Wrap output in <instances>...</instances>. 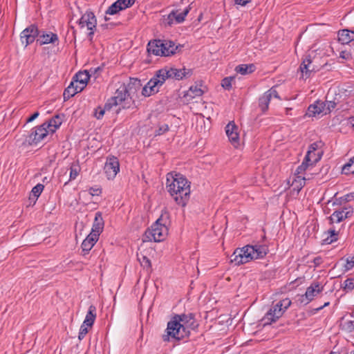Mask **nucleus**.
<instances>
[{
  "mask_svg": "<svg viewBox=\"0 0 354 354\" xmlns=\"http://www.w3.org/2000/svg\"><path fill=\"white\" fill-rule=\"evenodd\" d=\"M198 326L193 313L175 315L167 323L165 330L167 334L162 335V340L168 342L170 338L176 340L183 339L189 337L190 330L196 329Z\"/></svg>",
  "mask_w": 354,
  "mask_h": 354,
  "instance_id": "obj_1",
  "label": "nucleus"
},
{
  "mask_svg": "<svg viewBox=\"0 0 354 354\" xmlns=\"http://www.w3.org/2000/svg\"><path fill=\"white\" fill-rule=\"evenodd\" d=\"M166 189L176 203L185 206L190 196V182L180 173L167 176Z\"/></svg>",
  "mask_w": 354,
  "mask_h": 354,
  "instance_id": "obj_2",
  "label": "nucleus"
},
{
  "mask_svg": "<svg viewBox=\"0 0 354 354\" xmlns=\"http://www.w3.org/2000/svg\"><path fill=\"white\" fill-rule=\"evenodd\" d=\"M20 39L25 46L33 43L36 39L37 44L42 46L55 44L59 41L57 34L45 30H39L35 24H31L25 28L20 35Z\"/></svg>",
  "mask_w": 354,
  "mask_h": 354,
  "instance_id": "obj_3",
  "label": "nucleus"
},
{
  "mask_svg": "<svg viewBox=\"0 0 354 354\" xmlns=\"http://www.w3.org/2000/svg\"><path fill=\"white\" fill-rule=\"evenodd\" d=\"M169 214L167 211H162L160 216L153 223L151 229L145 233V238L147 241L160 242L163 241L167 234V225L169 224Z\"/></svg>",
  "mask_w": 354,
  "mask_h": 354,
  "instance_id": "obj_4",
  "label": "nucleus"
},
{
  "mask_svg": "<svg viewBox=\"0 0 354 354\" xmlns=\"http://www.w3.org/2000/svg\"><path fill=\"white\" fill-rule=\"evenodd\" d=\"M182 47L183 46H177L171 40L153 39L148 43L147 52L156 56L168 57L179 52Z\"/></svg>",
  "mask_w": 354,
  "mask_h": 354,
  "instance_id": "obj_5",
  "label": "nucleus"
},
{
  "mask_svg": "<svg viewBox=\"0 0 354 354\" xmlns=\"http://www.w3.org/2000/svg\"><path fill=\"white\" fill-rule=\"evenodd\" d=\"M192 69L185 68L178 69L166 66L158 71V77H160V79L165 83L166 80L169 78L180 80L184 77H190L192 75Z\"/></svg>",
  "mask_w": 354,
  "mask_h": 354,
  "instance_id": "obj_6",
  "label": "nucleus"
},
{
  "mask_svg": "<svg viewBox=\"0 0 354 354\" xmlns=\"http://www.w3.org/2000/svg\"><path fill=\"white\" fill-rule=\"evenodd\" d=\"M50 124H41L39 126L33 128L31 130V133L26 137V142L28 145H36L41 140H44L50 133L49 129Z\"/></svg>",
  "mask_w": 354,
  "mask_h": 354,
  "instance_id": "obj_7",
  "label": "nucleus"
},
{
  "mask_svg": "<svg viewBox=\"0 0 354 354\" xmlns=\"http://www.w3.org/2000/svg\"><path fill=\"white\" fill-rule=\"evenodd\" d=\"M324 289L318 282H313L307 288L304 295H302L298 299V301L304 305H307L313 301L316 295L320 293Z\"/></svg>",
  "mask_w": 354,
  "mask_h": 354,
  "instance_id": "obj_8",
  "label": "nucleus"
},
{
  "mask_svg": "<svg viewBox=\"0 0 354 354\" xmlns=\"http://www.w3.org/2000/svg\"><path fill=\"white\" fill-rule=\"evenodd\" d=\"M300 71L305 78H308L311 74L319 70V67L315 64V57H312L310 55H306L300 65Z\"/></svg>",
  "mask_w": 354,
  "mask_h": 354,
  "instance_id": "obj_9",
  "label": "nucleus"
},
{
  "mask_svg": "<svg viewBox=\"0 0 354 354\" xmlns=\"http://www.w3.org/2000/svg\"><path fill=\"white\" fill-rule=\"evenodd\" d=\"M163 82L160 77H158V71L156 75L147 82V84L142 88V94L145 97L159 92V88L163 85Z\"/></svg>",
  "mask_w": 354,
  "mask_h": 354,
  "instance_id": "obj_10",
  "label": "nucleus"
},
{
  "mask_svg": "<svg viewBox=\"0 0 354 354\" xmlns=\"http://www.w3.org/2000/svg\"><path fill=\"white\" fill-rule=\"evenodd\" d=\"M104 172L108 179H113L120 170V163L118 158L115 156L107 158L105 163Z\"/></svg>",
  "mask_w": 354,
  "mask_h": 354,
  "instance_id": "obj_11",
  "label": "nucleus"
},
{
  "mask_svg": "<svg viewBox=\"0 0 354 354\" xmlns=\"http://www.w3.org/2000/svg\"><path fill=\"white\" fill-rule=\"evenodd\" d=\"M230 261L236 266H239L251 261L248 250H246V245L242 248H236L232 254Z\"/></svg>",
  "mask_w": 354,
  "mask_h": 354,
  "instance_id": "obj_12",
  "label": "nucleus"
},
{
  "mask_svg": "<svg viewBox=\"0 0 354 354\" xmlns=\"http://www.w3.org/2000/svg\"><path fill=\"white\" fill-rule=\"evenodd\" d=\"M285 311L277 304L273 306L270 310L265 315L262 321L264 322V325L270 324L275 322L279 319L284 313Z\"/></svg>",
  "mask_w": 354,
  "mask_h": 354,
  "instance_id": "obj_13",
  "label": "nucleus"
},
{
  "mask_svg": "<svg viewBox=\"0 0 354 354\" xmlns=\"http://www.w3.org/2000/svg\"><path fill=\"white\" fill-rule=\"evenodd\" d=\"M79 25L80 28H87V30H96L97 19L94 13L91 11H86L80 19Z\"/></svg>",
  "mask_w": 354,
  "mask_h": 354,
  "instance_id": "obj_14",
  "label": "nucleus"
},
{
  "mask_svg": "<svg viewBox=\"0 0 354 354\" xmlns=\"http://www.w3.org/2000/svg\"><path fill=\"white\" fill-rule=\"evenodd\" d=\"M246 250H248L251 260L263 258L268 251L267 246L264 245H246Z\"/></svg>",
  "mask_w": 354,
  "mask_h": 354,
  "instance_id": "obj_15",
  "label": "nucleus"
},
{
  "mask_svg": "<svg viewBox=\"0 0 354 354\" xmlns=\"http://www.w3.org/2000/svg\"><path fill=\"white\" fill-rule=\"evenodd\" d=\"M320 160V155H318L316 158L312 160L308 158L306 159V156H305L302 163L299 165L296 169V174H301L304 173L306 170H313V174L317 173L315 172V169H314V165L317 163Z\"/></svg>",
  "mask_w": 354,
  "mask_h": 354,
  "instance_id": "obj_16",
  "label": "nucleus"
},
{
  "mask_svg": "<svg viewBox=\"0 0 354 354\" xmlns=\"http://www.w3.org/2000/svg\"><path fill=\"white\" fill-rule=\"evenodd\" d=\"M346 208H343L341 210L335 211L329 217V222L330 225H333L334 223H339L346 218L349 217L353 213V209L351 211L345 212Z\"/></svg>",
  "mask_w": 354,
  "mask_h": 354,
  "instance_id": "obj_17",
  "label": "nucleus"
},
{
  "mask_svg": "<svg viewBox=\"0 0 354 354\" xmlns=\"http://www.w3.org/2000/svg\"><path fill=\"white\" fill-rule=\"evenodd\" d=\"M97 234H89L82 243V254L86 255L92 249L98 240Z\"/></svg>",
  "mask_w": 354,
  "mask_h": 354,
  "instance_id": "obj_18",
  "label": "nucleus"
},
{
  "mask_svg": "<svg viewBox=\"0 0 354 354\" xmlns=\"http://www.w3.org/2000/svg\"><path fill=\"white\" fill-rule=\"evenodd\" d=\"M190 10V6L184 9L182 12H178V10H172L168 15V24L171 25L173 21L175 20L176 23L180 24L185 21V17L187 15Z\"/></svg>",
  "mask_w": 354,
  "mask_h": 354,
  "instance_id": "obj_19",
  "label": "nucleus"
},
{
  "mask_svg": "<svg viewBox=\"0 0 354 354\" xmlns=\"http://www.w3.org/2000/svg\"><path fill=\"white\" fill-rule=\"evenodd\" d=\"M128 97L130 96L127 93L125 84H123L116 90L115 95L111 97V102H113L112 103L118 105L123 101L128 100Z\"/></svg>",
  "mask_w": 354,
  "mask_h": 354,
  "instance_id": "obj_20",
  "label": "nucleus"
},
{
  "mask_svg": "<svg viewBox=\"0 0 354 354\" xmlns=\"http://www.w3.org/2000/svg\"><path fill=\"white\" fill-rule=\"evenodd\" d=\"M225 132L229 140L232 143H238L239 140L238 127L234 122H231L227 124L225 127Z\"/></svg>",
  "mask_w": 354,
  "mask_h": 354,
  "instance_id": "obj_21",
  "label": "nucleus"
},
{
  "mask_svg": "<svg viewBox=\"0 0 354 354\" xmlns=\"http://www.w3.org/2000/svg\"><path fill=\"white\" fill-rule=\"evenodd\" d=\"M104 225V223L102 213L100 212H96L91 234H97L96 235L99 238L100 233L103 230Z\"/></svg>",
  "mask_w": 354,
  "mask_h": 354,
  "instance_id": "obj_22",
  "label": "nucleus"
},
{
  "mask_svg": "<svg viewBox=\"0 0 354 354\" xmlns=\"http://www.w3.org/2000/svg\"><path fill=\"white\" fill-rule=\"evenodd\" d=\"M326 104L324 102L317 100L313 104H310L308 108L307 115L309 117L315 116L323 113L325 111Z\"/></svg>",
  "mask_w": 354,
  "mask_h": 354,
  "instance_id": "obj_23",
  "label": "nucleus"
},
{
  "mask_svg": "<svg viewBox=\"0 0 354 354\" xmlns=\"http://www.w3.org/2000/svg\"><path fill=\"white\" fill-rule=\"evenodd\" d=\"M338 40L342 44H348L354 41V31L344 29L338 32Z\"/></svg>",
  "mask_w": 354,
  "mask_h": 354,
  "instance_id": "obj_24",
  "label": "nucleus"
},
{
  "mask_svg": "<svg viewBox=\"0 0 354 354\" xmlns=\"http://www.w3.org/2000/svg\"><path fill=\"white\" fill-rule=\"evenodd\" d=\"M90 77L91 74L87 71H80L77 74H75L73 80H75V84H81V87H83L84 89Z\"/></svg>",
  "mask_w": 354,
  "mask_h": 354,
  "instance_id": "obj_25",
  "label": "nucleus"
},
{
  "mask_svg": "<svg viewBox=\"0 0 354 354\" xmlns=\"http://www.w3.org/2000/svg\"><path fill=\"white\" fill-rule=\"evenodd\" d=\"M142 84L140 83V80L135 78L130 79L129 82L127 85H125V87L127 90V93L129 96L136 93V92L140 90Z\"/></svg>",
  "mask_w": 354,
  "mask_h": 354,
  "instance_id": "obj_26",
  "label": "nucleus"
},
{
  "mask_svg": "<svg viewBox=\"0 0 354 354\" xmlns=\"http://www.w3.org/2000/svg\"><path fill=\"white\" fill-rule=\"evenodd\" d=\"M96 308L93 305H91L88 308V310L86 315L85 319L83 322L84 326L91 327L95 322L96 318Z\"/></svg>",
  "mask_w": 354,
  "mask_h": 354,
  "instance_id": "obj_27",
  "label": "nucleus"
},
{
  "mask_svg": "<svg viewBox=\"0 0 354 354\" xmlns=\"http://www.w3.org/2000/svg\"><path fill=\"white\" fill-rule=\"evenodd\" d=\"M83 90V87L81 88H74V82H71L69 84V86L65 88L63 97L64 100L67 101L69 100L71 97H73L75 94H77L79 92H81Z\"/></svg>",
  "mask_w": 354,
  "mask_h": 354,
  "instance_id": "obj_28",
  "label": "nucleus"
},
{
  "mask_svg": "<svg viewBox=\"0 0 354 354\" xmlns=\"http://www.w3.org/2000/svg\"><path fill=\"white\" fill-rule=\"evenodd\" d=\"M44 124H50L48 130L50 133L53 135L55 132L56 129H57L62 124V120L60 119L59 115H56L53 117L48 122H45Z\"/></svg>",
  "mask_w": 354,
  "mask_h": 354,
  "instance_id": "obj_29",
  "label": "nucleus"
},
{
  "mask_svg": "<svg viewBox=\"0 0 354 354\" xmlns=\"http://www.w3.org/2000/svg\"><path fill=\"white\" fill-rule=\"evenodd\" d=\"M313 173H306V176L301 177L299 176H297L299 180H296L295 183H293L292 185L294 186L293 189L296 191L297 193L300 192L302 187L305 185V181L306 180H310L311 178V176Z\"/></svg>",
  "mask_w": 354,
  "mask_h": 354,
  "instance_id": "obj_30",
  "label": "nucleus"
},
{
  "mask_svg": "<svg viewBox=\"0 0 354 354\" xmlns=\"http://www.w3.org/2000/svg\"><path fill=\"white\" fill-rule=\"evenodd\" d=\"M256 69L255 66L253 64H240L235 68L236 73L241 75H248L254 72Z\"/></svg>",
  "mask_w": 354,
  "mask_h": 354,
  "instance_id": "obj_31",
  "label": "nucleus"
},
{
  "mask_svg": "<svg viewBox=\"0 0 354 354\" xmlns=\"http://www.w3.org/2000/svg\"><path fill=\"white\" fill-rule=\"evenodd\" d=\"M270 98L268 96V95L264 93L261 97L259 98V106L261 109L262 113H265L267 111L269 107V104L270 102Z\"/></svg>",
  "mask_w": 354,
  "mask_h": 354,
  "instance_id": "obj_32",
  "label": "nucleus"
},
{
  "mask_svg": "<svg viewBox=\"0 0 354 354\" xmlns=\"http://www.w3.org/2000/svg\"><path fill=\"white\" fill-rule=\"evenodd\" d=\"M44 185L41 183H39L37 185H35L32 189L31 194L30 196V199L34 200L35 202L37 201V199L38 198V197L41 194L42 191L44 190Z\"/></svg>",
  "mask_w": 354,
  "mask_h": 354,
  "instance_id": "obj_33",
  "label": "nucleus"
},
{
  "mask_svg": "<svg viewBox=\"0 0 354 354\" xmlns=\"http://www.w3.org/2000/svg\"><path fill=\"white\" fill-rule=\"evenodd\" d=\"M203 93L204 91L201 88V87H198V85L194 86H192L189 88L185 96L194 98L196 96H201Z\"/></svg>",
  "mask_w": 354,
  "mask_h": 354,
  "instance_id": "obj_34",
  "label": "nucleus"
},
{
  "mask_svg": "<svg viewBox=\"0 0 354 354\" xmlns=\"http://www.w3.org/2000/svg\"><path fill=\"white\" fill-rule=\"evenodd\" d=\"M342 174L346 175L354 174V156L351 158L349 161L343 166Z\"/></svg>",
  "mask_w": 354,
  "mask_h": 354,
  "instance_id": "obj_35",
  "label": "nucleus"
},
{
  "mask_svg": "<svg viewBox=\"0 0 354 354\" xmlns=\"http://www.w3.org/2000/svg\"><path fill=\"white\" fill-rule=\"evenodd\" d=\"M328 233L330 234V236H328L324 240L326 243L329 244L337 240L339 231H337L335 227L330 228Z\"/></svg>",
  "mask_w": 354,
  "mask_h": 354,
  "instance_id": "obj_36",
  "label": "nucleus"
},
{
  "mask_svg": "<svg viewBox=\"0 0 354 354\" xmlns=\"http://www.w3.org/2000/svg\"><path fill=\"white\" fill-rule=\"evenodd\" d=\"M122 10L119 3H118L116 1L108 8V9L105 12V14L110 15H114L118 14L120 11H122Z\"/></svg>",
  "mask_w": 354,
  "mask_h": 354,
  "instance_id": "obj_37",
  "label": "nucleus"
},
{
  "mask_svg": "<svg viewBox=\"0 0 354 354\" xmlns=\"http://www.w3.org/2000/svg\"><path fill=\"white\" fill-rule=\"evenodd\" d=\"M138 260L140 263V265L147 270H150L151 268V261L148 257L145 255H138Z\"/></svg>",
  "mask_w": 354,
  "mask_h": 354,
  "instance_id": "obj_38",
  "label": "nucleus"
},
{
  "mask_svg": "<svg viewBox=\"0 0 354 354\" xmlns=\"http://www.w3.org/2000/svg\"><path fill=\"white\" fill-rule=\"evenodd\" d=\"M354 200V192L346 194L339 198H336L334 204L342 205L343 203L349 202Z\"/></svg>",
  "mask_w": 354,
  "mask_h": 354,
  "instance_id": "obj_39",
  "label": "nucleus"
},
{
  "mask_svg": "<svg viewBox=\"0 0 354 354\" xmlns=\"http://www.w3.org/2000/svg\"><path fill=\"white\" fill-rule=\"evenodd\" d=\"M320 144H321V142H315L312 143L309 146L308 150L306 155V159H308V158H313V155H315V152H316L317 151Z\"/></svg>",
  "mask_w": 354,
  "mask_h": 354,
  "instance_id": "obj_40",
  "label": "nucleus"
},
{
  "mask_svg": "<svg viewBox=\"0 0 354 354\" xmlns=\"http://www.w3.org/2000/svg\"><path fill=\"white\" fill-rule=\"evenodd\" d=\"M342 288L346 291L349 292L354 289V278H348L346 279L343 284L342 285Z\"/></svg>",
  "mask_w": 354,
  "mask_h": 354,
  "instance_id": "obj_41",
  "label": "nucleus"
},
{
  "mask_svg": "<svg viewBox=\"0 0 354 354\" xmlns=\"http://www.w3.org/2000/svg\"><path fill=\"white\" fill-rule=\"evenodd\" d=\"M80 171V166L78 165L72 164L70 167V178L69 180H75L78 176Z\"/></svg>",
  "mask_w": 354,
  "mask_h": 354,
  "instance_id": "obj_42",
  "label": "nucleus"
},
{
  "mask_svg": "<svg viewBox=\"0 0 354 354\" xmlns=\"http://www.w3.org/2000/svg\"><path fill=\"white\" fill-rule=\"evenodd\" d=\"M235 80L234 77H226L222 80L221 86L226 90H230L232 88V84Z\"/></svg>",
  "mask_w": 354,
  "mask_h": 354,
  "instance_id": "obj_43",
  "label": "nucleus"
},
{
  "mask_svg": "<svg viewBox=\"0 0 354 354\" xmlns=\"http://www.w3.org/2000/svg\"><path fill=\"white\" fill-rule=\"evenodd\" d=\"M117 2L119 3L123 10L132 6L135 3L136 0H117Z\"/></svg>",
  "mask_w": 354,
  "mask_h": 354,
  "instance_id": "obj_44",
  "label": "nucleus"
},
{
  "mask_svg": "<svg viewBox=\"0 0 354 354\" xmlns=\"http://www.w3.org/2000/svg\"><path fill=\"white\" fill-rule=\"evenodd\" d=\"M277 304L280 306L283 311H286L291 305V301L289 298H286L277 302Z\"/></svg>",
  "mask_w": 354,
  "mask_h": 354,
  "instance_id": "obj_45",
  "label": "nucleus"
},
{
  "mask_svg": "<svg viewBox=\"0 0 354 354\" xmlns=\"http://www.w3.org/2000/svg\"><path fill=\"white\" fill-rule=\"evenodd\" d=\"M342 329L351 332L354 330V321H347L342 325Z\"/></svg>",
  "mask_w": 354,
  "mask_h": 354,
  "instance_id": "obj_46",
  "label": "nucleus"
},
{
  "mask_svg": "<svg viewBox=\"0 0 354 354\" xmlns=\"http://www.w3.org/2000/svg\"><path fill=\"white\" fill-rule=\"evenodd\" d=\"M326 99H328V95L326 96ZM326 104V108L328 113L331 111V110L334 109L336 106V102L333 100H326V102H324Z\"/></svg>",
  "mask_w": 354,
  "mask_h": 354,
  "instance_id": "obj_47",
  "label": "nucleus"
},
{
  "mask_svg": "<svg viewBox=\"0 0 354 354\" xmlns=\"http://www.w3.org/2000/svg\"><path fill=\"white\" fill-rule=\"evenodd\" d=\"M266 95L271 99L272 97L280 99V97L278 94V92L277 91L274 86L272 87L270 89L265 92Z\"/></svg>",
  "mask_w": 354,
  "mask_h": 354,
  "instance_id": "obj_48",
  "label": "nucleus"
},
{
  "mask_svg": "<svg viewBox=\"0 0 354 354\" xmlns=\"http://www.w3.org/2000/svg\"><path fill=\"white\" fill-rule=\"evenodd\" d=\"M123 104L122 106V109H130L133 106L136 107L134 101L132 100V97H128V100L123 101Z\"/></svg>",
  "mask_w": 354,
  "mask_h": 354,
  "instance_id": "obj_49",
  "label": "nucleus"
},
{
  "mask_svg": "<svg viewBox=\"0 0 354 354\" xmlns=\"http://www.w3.org/2000/svg\"><path fill=\"white\" fill-rule=\"evenodd\" d=\"M88 327L89 326H84V324H82L80 329L79 335H78V338L80 340H82L85 337V335L87 334Z\"/></svg>",
  "mask_w": 354,
  "mask_h": 354,
  "instance_id": "obj_50",
  "label": "nucleus"
},
{
  "mask_svg": "<svg viewBox=\"0 0 354 354\" xmlns=\"http://www.w3.org/2000/svg\"><path fill=\"white\" fill-rule=\"evenodd\" d=\"M104 109L102 106H98L95 109L94 115L97 119H101L104 115Z\"/></svg>",
  "mask_w": 354,
  "mask_h": 354,
  "instance_id": "obj_51",
  "label": "nucleus"
},
{
  "mask_svg": "<svg viewBox=\"0 0 354 354\" xmlns=\"http://www.w3.org/2000/svg\"><path fill=\"white\" fill-rule=\"evenodd\" d=\"M169 130V126L166 124L160 126L157 130L155 131L156 136H160L167 132Z\"/></svg>",
  "mask_w": 354,
  "mask_h": 354,
  "instance_id": "obj_52",
  "label": "nucleus"
},
{
  "mask_svg": "<svg viewBox=\"0 0 354 354\" xmlns=\"http://www.w3.org/2000/svg\"><path fill=\"white\" fill-rule=\"evenodd\" d=\"M346 261V263L345 265L346 270H351L353 268H354V259H353V257L347 258Z\"/></svg>",
  "mask_w": 354,
  "mask_h": 354,
  "instance_id": "obj_53",
  "label": "nucleus"
},
{
  "mask_svg": "<svg viewBox=\"0 0 354 354\" xmlns=\"http://www.w3.org/2000/svg\"><path fill=\"white\" fill-rule=\"evenodd\" d=\"M88 192L91 196H99L102 193V189L100 187H90Z\"/></svg>",
  "mask_w": 354,
  "mask_h": 354,
  "instance_id": "obj_54",
  "label": "nucleus"
},
{
  "mask_svg": "<svg viewBox=\"0 0 354 354\" xmlns=\"http://www.w3.org/2000/svg\"><path fill=\"white\" fill-rule=\"evenodd\" d=\"M113 102H111V98L108 100V101L106 102L104 106L102 107V109H104V112L106 111L111 110V109L113 106H116L117 104L112 103Z\"/></svg>",
  "mask_w": 354,
  "mask_h": 354,
  "instance_id": "obj_55",
  "label": "nucleus"
},
{
  "mask_svg": "<svg viewBox=\"0 0 354 354\" xmlns=\"http://www.w3.org/2000/svg\"><path fill=\"white\" fill-rule=\"evenodd\" d=\"M39 115L38 111L35 112L32 115H30L28 118L26 119V123L31 122L34 120H35Z\"/></svg>",
  "mask_w": 354,
  "mask_h": 354,
  "instance_id": "obj_56",
  "label": "nucleus"
},
{
  "mask_svg": "<svg viewBox=\"0 0 354 354\" xmlns=\"http://www.w3.org/2000/svg\"><path fill=\"white\" fill-rule=\"evenodd\" d=\"M323 262L322 258L321 257H316L313 259V263L315 264V267L319 266L320 264H322Z\"/></svg>",
  "mask_w": 354,
  "mask_h": 354,
  "instance_id": "obj_57",
  "label": "nucleus"
},
{
  "mask_svg": "<svg viewBox=\"0 0 354 354\" xmlns=\"http://www.w3.org/2000/svg\"><path fill=\"white\" fill-rule=\"evenodd\" d=\"M102 71V67L98 66V67H97V68H91L89 70V71H88V72H89V73H93V74L95 75V74H97V73H98L100 71Z\"/></svg>",
  "mask_w": 354,
  "mask_h": 354,
  "instance_id": "obj_58",
  "label": "nucleus"
},
{
  "mask_svg": "<svg viewBox=\"0 0 354 354\" xmlns=\"http://www.w3.org/2000/svg\"><path fill=\"white\" fill-rule=\"evenodd\" d=\"M235 3L240 6H245L250 0H234Z\"/></svg>",
  "mask_w": 354,
  "mask_h": 354,
  "instance_id": "obj_59",
  "label": "nucleus"
},
{
  "mask_svg": "<svg viewBox=\"0 0 354 354\" xmlns=\"http://www.w3.org/2000/svg\"><path fill=\"white\" fill-rule=\"evenodd\" d=\"M330 304V302H326L323 306H321L313 310V313H316L319 310L323 309L324 307L328 306Z\"/></svg>",
  "mask_w": 354,
  "mask_h": 354,
  "instance_id": "obj_60",
  "label": "nucleus"
},
{
  "mask_svg": "<svg viewBox=\"0 0 354 354\" xmlns=\"http://www.w3.org/2000/svg\"><path fill=\"white\" fill-rule=\"evenodd\" d=\"M89 30V32L88 33V37L90 41H92L93 37V35H94V31L95 30Z\"/></svg>",
  "mask_w": 354,
  "mask_h": 354,
  "instance_id": "obj_61",
  "label": "nucleus"
},
{
  "mask_svg": "<svg viewBox=\"0 0 354 354\" xmlns=\"http://www.w3.org/2000/svg\"><path fill=\"white\" fill-rule=\"evenodd\" d=\"M318 155H320V158H321L322 156V151H318L317 153L315 152V155H313V158H311V159L314 160L315 158H316V157H317Z\"/></svg>",
  "mask_w": 354,
  "mask_h": 354,
  "instance_id": "obj_62",
  "label": "nucleus"
},
{
  "mask_svg": "<svg viewBox=\"0 0 354 354\" xmlns=\"http://www.w3.org/2000/svg\"><path fill=\"white\" fill-rule=\"evenodd\" d=\"M340 57L343 58V59H346L347 57L346 56V51H342L340 53Z\"/></svg>",
  "mask_w": 354,
  "mask_h": 354,
  "instance_id": "obj_63",
  "label": "nucleus"
},
{
  "mask_svg": "<svg viewBox=\"0 0 354 354\" xmlns=\"http://www.w3.org/2000/svg\"><path fill=\"white\" fill-rule=\"evenodd\" d=\"M100 27H101L102 29H107V28H109V24H102V25L100 26Z\"/></svg>",
  "mask_w": 354,
  "mask_h": 354,
  "instance_id": "obj_64",
  "label": "nucleus"
}]
</instances>
